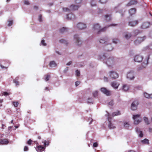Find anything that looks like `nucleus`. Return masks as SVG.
<instances>
[{
    "mask_svg": "<svg viewBox=\"0 0 152 152\" xmlns=\"http://www.w3.org/2000/svg\"><path fill=\"white\" fill-rule=\"evenodd\" d=\"M82 0H75V4H77V5H72L70 7V9H69L67 8H63V11L64 12H69L70 10L74 11L78 9V8L80 6V4L82 2Z\"/></svg>",
    "mask_w": 152,
    "mask_h": 152,
    "instance_id": "1",
    "label": "nucleus"
},
{
    "mask_svg": "<svg viewBox=\"0 0 152 152\" xmlns=\"http://www.w3.org/2000/svg\"><path fill=\"white\" fill-rule=\"evenodd\" d=\"M117 25V24H111L108 26H105L103 28L99 29L100 26L99 24L97 23L94 25L93 27V28L94 31H98L99 30L97 33L99 34L101 32H103L105 31L107 28L110 26H115Z\"/></svg>",
    "mask_w": 152,
    "mask_h": 152,
    "instance_id": "2",
    "label": "nucleus"
},
{
    "mask_svg": "<svg viewBox=\"0 0 152 152\" xmlns=\"http://www.w3.org/2000/svg\"><path fill=\"white\" fill-rule=\"evenodd\" d=\"M146 37H138L136 39L134 42V44L136 45H138L140 44L142 42L144 41L146 39Z\"/></svg>",
    "mask_w": 152,
    "mask_h": 152,
    "instance_id": "3",
    "label": "nucleus"
},
{
    "mask_svg": "<svg viewBox=\"0 0 152 152\" xmlns=\"http://www.w3.org/2000/svg\"><path fill=\"white\" fill-rule=\"evenodd\" d=\"M149 58V55H148L147 57L146 60H144V61L142 63V67H139L138 70H141L145 68L148 64V60Z\"/></svg>",
    "mask_w": 152,
    "mask_h": 152,
    "instance_id": "4",
    "label": "nucleus"
},
{
    "mask_svg": "<svg viewBox=\"0 0 152 152\" xmlns=\"http://www.w3.org/2000/svg\"><path fill=\"white\" fill-rule=\"evenodd\" d=\"M105 62L108 66H110L111 65L113 64L114 62V58L113 57H109L106 59Z\"/></svg>",
    "mask_w": 152,
    "mask_h": 152,
    "instance_id": "5",
    "label": "nucleus"
},
{
    "mask_svg": "<svg viewBox=\"0 0 152 152\" xmlns=\"http://www.w3.org/2000/svg\"><path fill=\"white\" fill-rule=\"evenodd\" d=\"M140 115L137 114L135 115H133V118L134 120V123L135 124H138L141 121V120H137V119L139 118Z\"/></svg>",
    "mask_w": 152,
    "mask_h": 152,
    "instance_id": "6",
    "label": "nucleus"
},
{
    "mask_svg": "<svg viewBox=\"0 0 152 152\" xmlns=\"http://www.w3.org/2000/svg\"><path fill=\"white\" fill-rule=\"evenodd\" d=\"M110 77L114 79H115L118 77V75L116 72L112 71L109 72Z\"/></svg>",
    "mask_w": 152,
    "mask_h": 152,
    "instance_id": "7",
    "label": "nucleus"
},
{
    "mask_svg": "<svg viewBox=\"0 0 152 152\" xmlns=\"http://www.w3.org/2000/svg\"><path fill=\"white\" fill-rule=\"evenodd\" d=\"M138 102L137 100L134 101L131 104V108L133 110H135L137 109V106L138 104Z\"/></svg>",
    "mask_w": 152,
    "mask_h": 152,
    "instance_id": "8",
    "label": "nucleus"
},
{
    "mask_svg": "<svg viewBox=\"0 0 152 152\" xmlns=\"http://www.w3.org/2000/svg\"><path fill=\"white\" fill-rule=\"evenodd\" d=\"M143 59V57L140 55H136L134 58V60L136 62H141Z\"/></svg>",
    "mask_w": 152,
    "mask_h": 152,
    "instance_id": "9",
    "label": "nucleus"
},
{
    "mask_svg": "<svg viewBox=\"0 0 152 152\" xmlns=\"http://www.w3.org/2000/svg\"><path fill=\"white\" fill-rule=\"evenodd\" d=\"M74 39L76 40V43L78 45H80L82 44V42L80 40V38L78 37V35H75L74 36Z\"/></svg>",
    "mask_w": 152,
    "mask_h": 152,
    "instance_id": "10",
    "label": "nucleus"
},
{
    "mask_svg": "<svg viewBox=\"0 0 152 152\" xmlns=\"http://www.w3.org/2000/svg\"><path fill=\"white\" fill-rule=\"evenodd\" d=\"M76 27L78 29L81 30L86 28V25L81 23H79L77 24Z\"/></svg>",
    "mask_w": 152,
    "mask_h": 152,
    "instance_id": "11",
    "label": "nucleus"
},
{
    "mask_svg": "<svg viewBox=\"0 0 152 152\" xmlns=\"http://www.w3.org/2000/svg\"><path fill=\"white\" fill-rule=\"evenodd\" d=\"M101 91L104 94L107 96L110 95V91L107 90L106 88H101Z\"/></svg>",
    "mask_w": 152,
    "mask_h": 152,
    "instance_id": "12",
    "label": "nucleus"
},
{
    "mask_svg": "<svg viewBox=\"0 0 152 152\" xmlns=\"http://www.w3.org/2000/svg\"><path fill=\"white\" fill-rule=\"evenodd\" d=\"M127 77L130 80L133 79L134 77V76L133 72L131 71L129 72L127 75Z\"/></svg>",
    "mask_w": 152,
    "mask_h": 152,
    "instance_id": "13",
    "label": "nucleus"
},
{
    "mask_svg": "<svg viewBox=\"0 0 152 152\" xmlns=\"http://www.w3.org/2000/svg\"><path fill=\"white\" fill-rule=\"evenodd\" d=\"M138 23L137 20L129 22L128 23L129 25L132 27L136 26Z\"/></svg>",
    "mask_w": 152,
    "mask_h": 152,
    "instance_id": "14",
    "label": "nucleus"
},
{
    "mask_svg": "<svg viewBox=\"0 0 152 152\" xmlns=\"http://www.w3.org/2000/svg\"><path fill=\"white\" fill-rule=\"evenodd\" d=\"M45 146L43 147L41 145H39L37 146L36 149L38 152H42L45 150Z\"/></svg>",
    "mask_w": 152,
    "mask_h": 152,
    "instance_id": "15",
    "label": "nucleus"
},
{
    "mask_svg": "<svg viewBox=\"0 0 152 152\" xmlns=\"http://www.w3.org/2000/svg\"><path fill=\"white\" fill-rule=\"evenodd\" d=\"M4 65L5 66H2L1 64H0V66L3 69H7L10 64V62L8 61H4Z\"/></svg>",
    "mask_w": 152,
    "mask_h": 152,
    "instance_id": "16",
    "label": "nucleus"
},
{
    "mask_svg": "<svg viewBox=\"0 0 152 152\" xmlns=\"http://www.w3.org/2000/svg\"><path fill=\"white\" fill-rule=\"evenodd\" d=\"M75 16L72 13L67 15V18L69 20H71L75 18Z\"/></svg>",
    "mask_w": 152,
    "mask_h": 152,
    "instance_id": "17",
    "label": "nucleus"
},
{
    "mask_svg": "<svg viewBox=\"0 0 152 152\" xmlns=\"http://www.w3.org/2000/svg\"><path fill=\"white\" fill-rule=\"evenodd\" d=\"M132 34L130 33L125 32L124 33V37L125 38L128 39L131 37Z\"/></svg>",
    "mask_w": 152,
    "mask_h": 152,
    "instance_id": "18",
    "label": "nucleus"
},
{
    "mask_svg": "<svg viewBox=\"0 0 152 152\" xmlns=\"http://www.w3.org/2000/svg\"><path fill=\"white\" fill-rule=\"evenodd\" d=\"M9 143V141L7 139L0 140V144L6 145Z\"/></svg>",
    "mask_w": 152,
    "mask_h": 152,
    "instance_id": "19",
    "label": "nucleus"
},
{
    "mask_svg": "<svg viewBox=\"0 0 152 152\" xmlns=\"http://www.w3.org/2000/svg\"><path fill=\"white\" fill-rule=\"evenodd\" d=\"M119 84L115 81H114L111 83V86L115 88H117L119 85Z\"/></svg>",
    "mask_w": 152,
    "mask_h": 152,
    "instance_id": "20",
    "label": "nucleus"
},
{
    "mask_svg": "<svg viewBox=\"0 0 152 152\" xmlns=\"http://www.w3.org/2000/svg\"><path fill=\"white\" fill-rule=\"evenodd\" d=\"M149 23L148 22H144L142 23L141 27L142 29H145L149 27Z\"/></svg>",
    "mask_w": 152,
    "mask_h": 152,
    "instance_id": "21",
    "label": "nucleus"
},
{
    "mask_svg": "<svg viewBox=\"0 0 152 152\" xmlns=\"http://www.w3.org/2000/svg\"><path fill=\"white\" fill-rule=\"evenodd\" d=\"M136 11V10L135 8H132L129 10V13L130 14V15L132 16L135 14Z\"/></svg>",
    "mask_w": 152,
    "mask_h": 152,
    "instance_id": "22",
    "label": "nucleus"
},
{
    "mask_svg": "<svg viewBox=\"0 0 152 152\" xmlns=\"http://www.w3.org/2000/svg\"><path fill=\"white\" fill-rule=\"evenodd\" d=\"M144 96L147 98H152V94H149L147 93H144Z\"/></svg>",
    "mask_w": 152,
    "mask_h": 152,
    "instance_id": "23",
    "label": "nucleus"
},
{
    "mask_svg": "<svg viewBox=\"0 0 152 152\" xmlns=\"http://www.w3.org/2000/svg\"><path fill=\"white\" fill-rule=\"evenodd\" d=\"M108 40V38H106L105 39H101L99 42L101 43L106 44Z\"/></svg>",
    "mask_w": 152,
    "mask_h": 152,
    "instance_id": "24",
    "label": "nucleus"
},
{
    "mask_svg": "<svg viewBox=\"0 0 152 152\" xmlns=\"http://www.w3.org/2000/svg\"><path fill=\"white\" fill-rule=\"evenodd\" d=\"M49 66L51 67H54L57 66V64L54 61H52L50 62Z\"/></svg>",
    "mask_w": 152,
    "mask_h": 152,
    "instance_id": "25",
    "label": "nucleus"
},
{
    "mask_svg": "<svg viewBox=\"0 0 152 152\" xmlns=\"http://www.w3.org/2000/svg\"><path fill=\"white\" fill-rule=\"evenodd\" d=\"M137 1L136 0L131 1L128 4V5L130 6L132 5H135L137 4Z\"/></svg>",
    "mask_w": 152,
    "mask_h": 152,
    "instance_id": "26",
    "label": "nucleus"
},
{
    "mask_svg": "<svg viewBox=\"0 0 152 152\" xmlns=\"http://www.w3.org/2000/svg\"><path fill=\"white\" fill-rule=\"evenodd\" d=\"M67 31V29L64 27H63L62 28L60 29V32L61 33H63V32Z\"/></svg>",
    "mask_w": 152,
    "mask_h": 152,
    "instance_id": "27",
    "label": "nucleus"
},
{
    "mask_svg": "<svg viewBox=\"0 0 152 152\" xmlns=\"http://www.w3.org/2000/svg\"><path fill=\"white\" fill-rule=\"evenodd\" d=\"M120 114V111H117L113 113L112 114V115L113 116H114L115 115H119Z\"/></svg>",
    "mask_w": 152,
    "mask_h": 152,
    "instance_id": "28",
    "label": "nucleus"
},
{
    "mask_svg": "<svg viewBox=\"0 0 152 152\" xmlns=\"http://www.w3.org/2000/svg\"><path fill=\"white\" fill-rule=\"evenodd\" d=\"M50 142L49 140H45L44 141L43 143L45 145V148L46 146H48L49 145Z\"/></svg>",
    "mask_w": 152,
    "mask_h": 152,
    "instance_id": "29",
    "label": "nucleus"
},
{
    "mask_svg": "<svg viewBox=\"0 0 152 152\" xmlns=\"http://www.w3.org/2000/svg\"><path fill=\"white\" fill-rule=\"evenodd\" d=\"M19 77H17L15 79H14L13 80V82L15 83L16 86L18 85H19V82L18 81H17V80H18Z\"/></svg>",
    "mask_w": 152,
    "mask_h": 152,
    "instance_id": "30",
    "label": "nucleus"
},
{
    "mask_svg": "<svg viewBox=\"0 0 152 152\" xmlns=\"http://www.w3.org/2000/svg\"><path fill=\"white\" fill-rule=\"evenodd\" d=\"M129 89V87L127 85H124L123 87V89L124 91H127Z\"/></svg>",
    "mask_w": 152,
    "mask_h": 152,
    "instance_id": "31",
    "label": "nucleus"
},
{
    "mask_svg": "<svg viewBox=\"0 0 152 152\" xmlns=\"http://www.w3.org/2000/svg\"><path fill=\"white\" fill-rule=\"evenodd\" d=\"M141 142L144 144H149V140L148 139H145L141 141Z\"/></svg>",
    "mask_w": 152,
    "mask_h": 152,
    "instance_id": "32",
    "label": "nucleus"
},
{
    "mask_svg": "<svg viewBox=\"0 0 152 152\" xmlns=\"http://www.w3.org/2000/svg\"><path fill=\"white\" fill-rule=\"evenodd\" d=\"M108 126L110 129H114L115 127V126H113V125L112 124L110 121H109V123Z\"/></svg>",
    "mask_w": 152,
    "mask_h": 152,
    "instance_id": "33",
    "label": "nucleus"
},
{
    "mask_svg": "<svg viewBox=\"0 0 152 152\" xmlns=\"http://www.w3.org/2000/svg\"><path fill=\"white\" fill-rule=\"evenodd\" d=\"M144 120L145 121V123L147 124H149V121H148V118L146 117H144L143 118Z\"/></svg>",
    "mask_w": 152,
    "mask_h": 152,
    "instance_id": "34",
    "label": "nucleus"
},
{
    "mask_svg": "<svg viewBox=\"0 0 152 152\" xmlns=\"http://www.w3.org/2000/svg\"><path fill=\"white\" fill-rule=\"evenodd\" d=\"M8 26H10L12 25L13 20L9 19L8 20Z\"/></svg>",
    "mask_w": 152,
    "mask_h": 152,
    "instance_id": "35",
    "label": "nucleus"
},
{
    "mask_svg": "<svg viewBox=\"0 0 152 152\" xmlns=\"http://www.w3.org/2000/svg\"><path fill=\"white\" fill-rule=\"evenodd\" d=\"M105 20L107 21H109L111 20V17L110 15H106L105 16Z\"/></svg>",
    "mask_w": 152,
    "mask_h": 152,
    "instance_id": "36",
    "label": "nucleus"
},
{
    "mask_svg": "<svg viewBox=\"0 0 152 152\" xmlns=\"http://www.w3.org/2000/svg\"><path fill=\"white\" fill-rule=\"evenodd\" d=\"M2 94V96L4 95L5 96H7L9 95V94H10V93H7V92H2L1 93Z\"/></svg>",
    "mask_w": 152,
    "mask_h": 152,
    "instance_id": "37",
    "label": "nucleus"
},
{
    "mask_svg": "<svg viewBox=\"0 0 152 152\" xmlns=\"http://www.w3.org/2000/svg\"><path fill=\"white\" fill-rule=\"evenodd\" d=\"M59 42L61 43H63L66 44V45L67 44V42H66V40H64V39H61L60 40Z\"/></svg>",
    "mask_w": 152,
    "mask_h": 152,
    "instance_id": "38",
    "label": "nucleus"
},
{
    "mask_svg": "<svg viewBox=\"0 0 152 152\" xmlns=\"http://www.w3.org/2000/svg\"><path fill=\"white\" fill-rule=\"evenodd\" d=\"M19 104V103L18 102H13V105L15 107H17Z\"/></svg>",
    "mask_w": 152,
    "mask_h": 152,
    "instance_id": "39",
    "label": "nucleus"
},
{
    "mask_svg": "<svg viewBox=\"0 0 152 152\" xmlns=\"http://www.w3.org/2000/svg\"><path fill=\"white\" fill-rule=\"evenodd\" d=\"M46 77H45V80L46 81H48L49 80V78L50 77V75L48 74H47V75H46Z\"/></svg>",
    "mask_w": 152,
    "mask_h": 152,
    "instance_id": "40",
    "label": "nucleus"
},
{
    "mask_svg": "<svg viewBox=\"0 0 152 152\" xmlns=\"http://www.w3.org/2000/svg\"><path fill=\"white\" fill-rule=\"evenodd\" d=\"M91 4L92 6H96V3L94 0H92Z\"/></svg>",
    "mask_w": 152,
    "mask_h": 152,
    "instance_id": "41",
    "label": "nucleus"
},
{
    "mask_svg": "<svg viewBox=\"0 0 152 152\" xmlns=\"http://www.w3.org/2000/svg\"><path fill=\"white\" fill-rule=\"evenodd\" d=\"M98 92L96 91H95L93 93V96L94 97H96L98 96Z\"/></svg>",
    "mask_w": 152,
    "mask_h": 152,
    "instance_id": "42",
    "label": "nucleus"
},
{
    "mask_svg": "<svg viewBox=\"0 0 152 152\" xmlns=\"http://www.w3.org/2000/svg\"><path fill=\"white\" fill-rule=\"evenodd\" d=\"M32 142V140L31 139H30L27 142V144L28 145H31Z\"/></svg>",
    "mask_w": 152,
    "mask_h": 152,
    "instance_id": "43",
    "label": "nucleus"
},
{
    "mask_svg": "<svg viewBox=\"0 0 152 152\" xmlns=\"http://www.w3.org/2000/svg\"><path fill=\"white\" fill-rule=\"evenodd\" d=\"M80 72L78 70L76 71V76H80Z\"/></svg>",
    "mask_w": 152,
    "mask_h": 152,
    "instance_id": "44",
    "label": "nucleus"
},
{
    "mask_svg": "<svg viewBox=\"0 0 152 152\" xmlns=\"http://www.w3.org/2000/svg\"><path fill=\"white\" fill-rule=\"evenodd\" d=\"M129 124L127 122H125L124 123V126L126 128H127L129 126Z\"/></svg>",
    "mask_w": 152,
    "mask_h": 152,
    "instance_id": "45",
    "label": "nucleus"
},
{
    "mask_svg": "<svg viewBox=\"0 0 152 152\" xmlns=\"http://www.w3.org/2000/svg\"><path fill=\"white\" fill-rule=\"evenodd\" d=\"M38 20L39 22H42V15H40L39 16Z\"/></svg>",
    "mask_w": 152,
    "mask_h": 152,
    "instance_id": "46",
    "label": "nucleus"
},
{
    "mask_svg": "<svg viewBox=\"0 0 152 152\" xmlns=\"http://www.w3.org/2000/svg\"><path fill=\"white\" fill-rule=\"evenodd\" d=\"M110 47V48H108L107 50L108 51H111V50H112L113 48L111 46V45H109V46L108 47Z\"/></svg>",
    "mask_w": 152,
    "mask_h": 152,
    "instance_id": "47",
    "label": "nucleus"
},
{
    "mask_svg": "<svg viewBox=\"0 0 152 152\" xmlns=\"http://www.w3.org/2000/svg\"><path fill=\"white\" fill-rule=\"evenodd\" d=\"M88 102L89 103H91L93 102L92 99L91 98H89L88 99Z\"/></svg>",
    "mask_w": 152,
    "mask_h": 152,
    "instance_id": "48",
    "label": "nucleus"
},
{
    "mask_svg": "<svg viewBox=\"0 0 152 152\" xmlns=\"http://www.w3.org/2000/svg\"><path fill=\"white\" fill-rule=\"evenodd\" d=\"M98 145V144L97 142H95L93 143V146L94 147H97Z\"/></svg>",
    "mask_w": 152,
    "mask_h": 152,
    "instance_id": "49",
    "label": "nucleus"
},
{
    "mask_svg": "<svg viewBox=\"0 0 152 152\" xmlns=\"http://www.w3.org/2000/svg\"><path fill=\"white\" fill-rule=\"evenodd\" d=\"M41 43L44 46H46V44L45 43V41L44 40H42L41 41Z\"/></svg>",
    "mask_w": 152,
    "mask_h": 152,
    "instance_id": "50",
    "label": "nucleus"
},
{
    "mask_svg": "<svg viewBox=\"0 0 152 152\" xmlns=\"http://www.w3.org/2000/svg\"><path fill=\"white\" fill-rule=\"evenodd\" d=\"M99 1L101 3H105L107 2V0H99Z\"/></svg>",
    "mask_w": 152,
    "mask_h": 152,
    "instance_id": "51",
    "label": "nucleus"
},
{
    "mask_svg": "<svg viewBox=\"0 0 152 152\" xmlns=\"http://www.w3.org/2000/svg\"><path fill=\"white\" fill-rule=\"evenodd\" d=\"M80 82L79 81H77L76 82H75V84L76 86H78L80 84Z\"/></svg>",
    "mask_w": 152,
    "mask_h": 152,
    "instance_id": "52",
    "label": "nucleus"
},
{
    "mask_svg": "<svg viewBox=\"0 0 152 152\" xmlns=\"http://www.w3.org/2000/svg\"><path fill=\"white\" fill-rule=\"evenodd\" d=\"M140 134H139V136L140 137H142L143 136V134L142 133V131H140Z\"/></svg>",
    "mask_w": 152,
    "mask_h": 152,
    "instance_id": "53",
    "label": "nucleus"
},
{
    "mask_svg": "<svg viewBox=\"0 0 152 152\" xmlns=\"http://www.w3.org/2000/svg\"><path fill=\"white\" fill-rule=\"evenodd\" d=\"M104 81L105 82H108V78L106 77H104Z\"/></svg>",
    "mask_w": 152,
    "mask_h": 152,
    "instance_id": "54",
    "label": "nucleus"
},
{
    "mask_svg": "<svg viewBox=\"0 0 152 152\" xmlns=\"http://www.w3.org/2000/svg\"><path fill=\"white\" fill-rule=\"evenodd\" d=\"M28 150V147L27 146H25L24 149V151H27Z\"/></svg>",
    "mask_w": 152,
    "mask_h": 152,
    "instance_id": "55",
    "label": "nucleus"
},
{
    "mask_svg": "<svg viewBox=\"0 0 152 152\" xmlns=\"http://www.w3.org/2000/svg\"><path fill=\"white\" fill-rule=\"evenodd\" d=\"M24 3L26 5H28L29 4V2L28 1H25Z\"/></svg>",
    "mask_w": 152,
    "mask_h": 152,
    "instance_id": "56",
    "label": "nucleus"
},
{
    "mask_svg": "<svg viewBox=\"0 0 152 152\" xmlns=\"http://www.w3.org/2000/svg\"><path fill=\"white\" fill-rule=\"evenodd\" d=\"M135 129L137 133H139L140 131L139 128H136Z\"/></svg>",
    "mask_w": 152,
    "mask_h": 152,
    "instance_id": "57",
    "label": "nucleus"
},
{
    "mask_svg": "<svg viewBox=\"0 0 152 152\" xmlns=\"http://www.w3.org/2000/svg\"><path fill=\"white\" fill-rule=\"evenodd\" d=\"M134 32L135 34H138L139 33V31L138 30H135L134 31Z\"/></svg>",
    "mask_w": 152,
    "mask_h": 152,
    "instance_id": "58",
    "label": "nucleus"
},
{
    "mask_svg": "<svg viewBox=\"0 0 152 152\" xmlns=\"http://www.w3.org/2000/svg\"><path fill=\"white\" fill-rule=\"evenodd\" d=\"M149 48L150 49H152V43L149 45Z\"/></svg>",
    "mask_w": 152,
    "mask_h": 152,
    "instance_id": "59",
    "label": "nucleus"
},
{
    "mask_svg": "<svg viewBox=\"0 0 152 152\" xmlns=\"http://www.w3.org/2000/svg\"><path fill=\"white\" fill-rule=\"evenodd\" d=\"M72 63V61H70L69 62H68L67 64V65H70Z\"/></svg>",
    "mask_w": 152,
    "mask_h": 152,
    "instance_id": "60",
    "label": "nucleus"
},
{
    "mask_svg": "<svg viewBox=\"0 0 152 152\" xmlns=\"http://www.w3.org/2000/svg\"><path fill=\"white\" fill-rule=\"evenodd\" d=\"M149 130L150 132H152V129L151 128H150L149 129Z\"/></svg>",
    "mask_w": 152,
    "mask_h": 152,
    "instance_id": "61",
    "label": "nucleus"
},
{
    "mask_svg": "<svg viewBox=\"0 0 152 152\" xmlns=\"http://www.w3.org/2000/svg\"><path fill=\"white\" fill-rule=\"evenodd\" d=\"M113 101H112L111 102L109 103V104L111 105H113Z\"/></svg>",
    "mask_w": 152,
    "mask_h": 152,
    "instance_id": "62",
    "label": "nucleus"
},
{
    "mask_svg": "<svg viewBox=\"0 0 152 152\" xmlns=\"http://www.w3.org/2000/svg\"><path fill=\"white\" fill-rule=\"evenodd\" d=\"M34 8L36 9V10H37L38 9V7L37 6H34Z\"/></svg>",
    "mask_w": 152,
    "mask_h": 152,
    "instance_id": "63",
    "label": "nucleus"
},
{
    "mask_svg": "<svg viewBox=\"0 0 152 152\" xmlns=\"http://www.w3.org/2000/svg\"><path fill=\"white\" fill-rule=\"evenodd\" d=\"M48 4V5H49L50 6H52V5H53V3H49V4Z\"/></svg>",
    "mask_w": 152,
    "mask_h": 152,
    "instance_id": "64",
    "label": "nucleus"
}]
</instances>
